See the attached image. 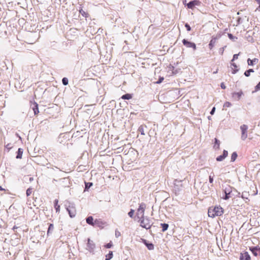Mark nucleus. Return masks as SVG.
<instances>
[{"label": "nucleus", "mask_w": 260, "mask_h": 260, "mask_svg": "<svg viewBox=\"0 0 260 260\" xmlns=\"http://www.w3.org/2000/svg\"><path fill=\"white\" fill-rule=\"evenodd\" d=\"M215 111V108L213 107L210 112L211 115H213Z\"/></svg>", "instance_id": "09e8293b"}, {"label": "nucleus", "mask_w": 260, "mask_h": 260, "mask_svg": "<svg viewBox=\"0 0 260 260\" xmlns=\"http://www.w3.org/2000/svg\"><path fill=\"white\" fill-rule=\"evenodd\" d=\"M254 70L253 69H249L246 71L244 73V75L246 77H249L251 73H253Z\"/></svg>", "instance_id": "393cba45"}, {"label": "nucleus", "mask_w": 260, "mask_h": 260, "mask_svg": "<svg viewBox=\"0 0 260 260\" xmlns=\"http://www.w3.org/2000/svg\"><path fill=\"white\" fill-rule=\"evenodd\" d=\"M23 153V149L21 148H19L17 151V154L16 155V158L20 159L22 158V155Z\"/></svg>", "instance_id": "4be33fe9"}, {"label": "nucleus", "mask_w": 260, "mask_h": 260, "mask_svg": "<svg viewBox=\"0 0 260 260\" xmlns=\"http://www.w3.org/2000/svg\"><path fill=\"white\" fill-rule=\"evenodd\" d=\"M121 98L123 100H129L132 98V95L131 94H125L122 96Z\"/></svg>", "instance_id": "b1692460"}, {"label": "nucleus", "mask_w": 260, "mask_h": 260, "mask_svg": "<svg viewBox=\"0 0 260 260\" xmlns=\"http://www.w3.org/2000/svg\"><path fill=\"white\" fill-rule=\"evenodd\" d=\"M6 148L8 149H10L11 148V146L10 144H8L6 145Z\"/></svg>", "instance_id": "864d4df0"}, {"label": "nucleus", "mask_w": 260, "mask_h": 260, "mask_svg": "<svg viewBox=\"0 0 260 260\" xmlns=\"http://www.w3.org/2000/svg\"><path fill=\"white\" fill-rule=\"evenodd\" d=\"M226 47V46H224V47L221 48L219 49V52L221 55H222L224 50V48Z\"/></svg>", "instance_id": "ea45409f"}, {"label": "nucleus", "mask_w": 260, "mask_h": 260, "mask_svg": "<svg viewBox=\"0 0 260 260\" xmlns=\"http://www.w3.org/2000/svg\"><path fill=\"white\" fill-rule=\"evenodd\" d=\"M241 130V139L243 140H245L247 138V129L248 126L247 125L243 124L240 126Z\"/></svg>", "instance_id": "0eeeda50"}, {"label": "nucleus", "mask_w": 260, "mask_h": 260, "mask_svg": "<svg viewBox=\"0 0 260 260\" xmlns=\"http://www.w3.org/2000/svg\"><path fill=\"white\" fill-rule=\"evenodd\" d=\"M228 155V152L226 150H224L223 152L222 156L225 158Z\"/></svg>", "instance_id": "a19ab883"}, {"label": "nucleus", "mask_w": 260, "mask_h": 260, "mask_svg": "<svg viewBox=\"0 0 260 260\" xmlns=\"http://www.w3.org/2000/svg\"><path fill=\"white\" fill-rule=\"evenodd\" d=\"M164 78L163 77H160L159 80L156 82V83L157 84H159L160 83L162 82V81L164 80Z\"/></svg>", "instance_id": "a18cd8bd"}, {"label": "nucleus", "mask_w": 260, "mask_h": 260, "mask_svg": "<svg viewBox=\"0 0 260 260\" xmlns=\"http://www.w3.org/2000/svg\"><path fill=\"white\" fill-rule=\"evenodd\" d=\"M4 189L0 186V190H3Z\"/></svg>", "instance_id": "bf43d9fd"}, {"label": "nucleus", "mask_w": 260, "mask_h": 260, "mask_svg": "<svg viewBox=\"0 0 260 260\" xmlns=\"http://www.w3.org/2000/svg\"><path fill=\"white\" fill-rule=\"evenodd\" d=\"M135 210L134 209H131L130 211L128 213V216L132 218L134 216Z\"/></svg>", "instance_id": "f704fd0d"}, {"label": "nucleus", "mask_w": 260, "mask_h": 260, "mask_svg": "<svg viewBox=\"0 0 260 260\" xmlns=\"http://www.w3.org/2000/svg\"><path fill=\"white\" fill-rule=\"evenodd\" d=\"M141 222V226L144 228H145L146 229H149L151 228V223L150 221V220L147 218H144V217L143 218H140Z\"/></svg>", "instance_id": "7ed1b4c3"}, {"label": "nucleus", "mask_w": 260, "mask_h": 260, "mask_svg": "<svg viewBox=\"0 0 260 260\" xmlns=\"http://www.w3.org/2000/svg\"><path fill=\"white\" fill-rule=\"evenodd\" d=\"M98 224H99V227L100 226V222L99 221Z\"/></svg>", "instance_id": "e2e57ef3"}, {"label": "nucleus", "mask_w": 260, "mask_h": 260, "mask_svg": "<svg viewBox=\"0 0 260 260\" xmlns=\"http://www.w3.org/2000/svg\"><path fill=\"white\" fill-rule=\"evenodd\" d=\"M237 154L236 152H233L232 154V156H231V161L232 162H234L236 159L237 158Z\"/></svg>", "instance_id": "bb28decb"}, {"label": "nucleus", "mask_w": 260, "mask_h": 260, "mask_svg": "<svg viewBox=\"0 0 260 260\" xmlns=\"http://www.w3.org/2000/svg\"><path fill=\"white\" fill-rule=\"evenodd\" d=\"M232 66H233L235 69H236L237 68V66L235 63H232L231 64Z\"/></svg>", "instance_id": "6e6d98bb"}, {"label": "nucleus", "mask_w": 260, "mask_h": 260, "mask_svg": "<svg viewBox=\"0 0 260 260\" xmlns=\"http://www.w3.org/2000/svg\"><path fill=\"white\" fill-rule=\"evenodd\" d=\"M239 54H234L233 56V58L232 60V61H234L235 59H237L238 58Z\"/></svg>", "instance_id": "c03bdc74"}, {"label": "nucleus", "mask_w": 260, "mask_h": 260, "mask_svg": "<svg viewBox=\"0 0 260 260\" xmlns=\"http://www.w3.org/2000/svg\"><path fill=\"white\" fill-rule=\"evenodd\" d=\"M85 191L87 190L92 185V183L91 182H85Z\"/></svg>", "instance_id": "c756f323"}, {"label": "nucleus", "mask_w": 260, "mask_h": 260, "mask_svg": "<svg viewBox=\"0 0 260 260\" xmlns=\"http://www.w3.org/2000/svg\"><path fill=\"white\" fill-rule=\"evenodd\" d=\"M59 185L63 187H69L70 185V180L68 177H64L58 180Z\"/></svg>", "instance_id": "39448f33"}, {"label": "nucleus", "mask_w": 260, "mask_h": 260, "mask_svg": "<svg viewBox=\"0 0 260 260\" xmlns=\"http://www.w3.org/2000/svg\"><path fill=\"white\" fill-rule=\"evenodd\" d=\"M86 222L91 225H94V223H96V219L94 220V222H93V218L92 216H90L86 218Z\"/></svg>", "instance_id": "f3484780"}, {"label": "nucleus", "mask_w": 260, "mask_h": 260, "mask_svg": "<svg viewBox=\"0 0 260 260\" xmlns=\"http://www.w3.org/2000/svg\"><path fill=\"white\" fill-rule=\"evenodd\" d=\"M240 259V260H250V256L247 252H244L243 253H241Z\"/></svg>", "instance_id": "ddd939ff"}, {"label": "nucleus", "mask_w": 260, "mask_h": 260, "mask_svg": "<svg viewBox=\"0 0 260 260\" xmlns=\"http://www.w3.org/2000/svg\"><path fill=\"white\" fill-rule=\"evenodd\" d=\"M231 197L230 196V194H225V197L223 198L224 200L229 199Z\"/></svg>", "instance_id": "de8ad7c7"}, {"label": "nucleus", "mask_w": 260, "mask_h": 260, "mask_svg": "<svg viewBox=\"0 0 260 260\" xmlns=\"http://www.w3.org/2000/svg\"><path fill=\"white\" fill-rule=\"evenodd\" d=\"M54 231V225L52 223H50L49 225V227L47 231V236H49L50 234H51Z\"/></svg>", "instance_id": "aec40b11"}, {"label": "nucleus", "mask_w": 260, "mask_h": 260, "mask_svg": "<svg viewBox=\"0 0 260 260\" xmlns=\"http://www.w3.org/2000/svg\"><path fill=\"white\" fill-rule=\"evenodd\" d=\"M174 190L175 191V193L177 194L180 191L182 187V181L176 179L174 180Z\"/></svg>", "instance_id": "423d86ee"}, {"label": "nucleus", "mask_w": 260, "mask_h": 260, "mask_svg": "<svg viewBox=\"0 0 260 260\" xmlns=\"http://www.w3.org/2000/svg\"><path fill=\"white\" fill-rule=\"evenodd\" d=\"M258 59L257 58H254L253 59H250V58H248L247 59V63L249 66H253L254 64L258 62Z\"/></svg>", "instance_id": "a211bd4d"}, {"label": "nucleus", "mask_w": 260, "mask_h": 260, "mask_svg": "<svg viewBox=\"0 0 260 260\" xmlns=\"http://www.w3.org/2000/svg\"><path fill=\"white\" fill-rule=\"evenodd\" d=\"M258 4H259V7H258V8H257V9L260 11V0H257V1Z\"/></svg>", "instance_id": "5fc2aeb1"}, {"label": "nucleus", "mask_w": 260, "mask_h": 260, "mask_svg": "<svg viewBox=\"0 0 260 260\" xmlns=\"http://www.w3.org/2000/svg\"><path fill=\"white\" fill-rule=\"evenodd\" d=\"M182 43L187 48H192L194 50L197 49L196 45L194 43L189 42L185 39L182 40Z\"/></svg>", "instance_id": "1a4fd4ad"}, {"label": "nucleus", "mask_w": 260, "mask_h": 260, "mask_svg": "<svg viewBox=\"0 0 260 260\" xmlns=\"http://www.w3.org/2000/svg\"><path fill=\"white\" fill-rule=\"evenodd\" d=\"M18 228L17 226L14 225V226H13V229H12L14 231L15 229H18Z\"/></svg>", "instance_id": "13d9d810"}, {"label": "nucleus", "mask_w": 260, "mask_h": 260, "mask_svg": "<svg viewBox=\"0 0 260 260\" xmlns=\"http://www.w3.org/2000/svg\"><path fill=\"white\" fill-rule=\"evenodd\" d=\"M225 158L222 155H219L216 158V160L218 161H221L223 160Z\"/></svg>", "instance_id": "c9c22d12"}, {"label": "nucleus", "mask_w": 260, "mask_h": 260, "mask_svg": "<svg viewBox=\"0 0 260 260\" xmlns=\"http://www.w3.org/2000/svg\"><path fill=\"white\" fill-rule=\"evenodd\" d=\"M161 226L162 227V231L165 232L167 230L169 227V225L167 223H161Z\"/></svg>", "instance_id": "a878e982"}, {"label": "nucleus", "mask_w": 260, "mask_h": 260, "mask_svg": "<svg viewBox=\"0 0 260 260\" xmlns=\"http://www.w3.org/2000/svg\"><path fill=\"white\" fill-rule=\"evenodd\" d=\"M68 78L64 77L62 79V83L64 85H67L68 84Z\"/></svg>", "instance_id": "473e14b6"}, {"label": "nucleus", "mask_w": 260, "mask_h": 260, "mask_svg": "<svg viewBox=\"0 0 260 260\" xmlns=\"http://www.w3.org/2000/svg\"><path fill=\"white\" fill-rule=\"evenodd\" d=\"M220 86H221V88H222V89H225V88H226V86H225V85L223 83H221Z\"/></svg>", "instance_id": "3c124183"}, {"label": "nucleus", "mask_w": 260, "mask_h": 260, "mask_svg": "<svg viewBox=\"0 0 260 260\" xmlns=\"http://www.w3.org/2000/svg\"><path fill=\"white\" fill-rule=\"evenodd\" d=\"M146 207V204L144 203H141L139 204V208L137 210V214L138 216L140 215V218H143Z\"/></svg>", "instance_id": "20e7f679"}, {"label": "nucleus", "mask_w": 260, "mask_h": 260, "mask_svg": "<svg viewBox=\"0 0 260 260\" xmlns=\"http://www.w3.org/2000/svg\"><path fill=\"white\" fill-rule=\"evenodd\" d=\"M64 206L70 216L71 218L74 217L76 215V209L74 204L69 201H67Z\"/></svg>", "instance_id": "f03ea898"}, {"label": "nucleus", "mask_w": 260, "mask_h": 260, "mask_svg": "<svg viewBox=\"0 0 260 260\" xmlns=\"http://www.w3.org/2000/svg\"><path fill=\"white\" fill-rule=\"evenodd\" d=\"M243 95V92L240 91L239 92H235L232 93V98L237 101H238L240 99L241 96Z\"/></svg>", "instance_id": "f8f14e48"}, {"label": "nucleus", "mask_w": 260, "mask_h": 260, "mask_svg": "<svg viewBox=\"0 0 260 260\" xmlns=\"http://www.w3.org/2000/svg\"><path fill=\"white\" fill-rule=\"evenodd\" d=\"M144 127H147V126L146 125L144 126V125H141L139 128H138V131L141 133V135H145V133H144Z\"/></svg>", "instance_id": "5701e85b"}, {"label": "nucleus", "mask_w": 260, "mask_h": 260, "mask_svg": "<svg viewBox=\"0 0 260 260\" xmlns=\"http://www.w3.org/2000/svg\"><path fill=\"white\" fill-rule=\"evenodd\" d=\"M185 27L186 28V29H187V31H190L191 30L190 26L187 23H186L185 24Z\"/></svg>", "instance_id": "79ce46f5"}, {"label": "nucleus", "mask_w": 260, "mask_h": 260, "mask_svg": "<svg viewBox=\"0 0 260 260\" xmlns=\"http://www.w3.org/2000/svg\"><path fill=\"white\" fill-rule=\"evenodd\" d=\"M217 72V71H215V72H214V73H214V74H215V73H216Z\"/></svg>", "instance_id": "680f3d73"}, {"label": "nucleus", "mask_w": 260, "mask_h": 260, "mask_svg": "<svg viewBox=\"0 0 260 260\" xmlns=\"http://www.w3.org/2000/svg\"><path fill=\"white\" fill-rule=\"evenodd\" d=\"M87 73L88 76H90L91 78L96 77V66H94L93 67H91L87 71Z\"/></svg>", "instance_id": "6e6552de"}, {"label": "nucleus", "mask_w": 260, "mask_h": 260, "mask_svg": "<svg viewBox=\"0 0 260 260\" xmlns=\"http://www.w3.org/2000/svg\"><path fill=\"white\" fill-rule=\"evenodd\" d=\"M209 179L210 183H212L213 181V178L211 175L209 176Z\"/></svg>", "instance_id": "8fccbe9b"}, {"label": "nucleus", "mask_w": 260, "mask_h": 260, "mask_svg": "<svg viewBox=\"0 0 260 260\" xmlns=\"http://www.w3.org/2000/svg\"><path fill=\"white\" fill-rule=\"evenodd\" d=\"M223 213L222 208L220 206H215L214 208L210 207L208 209V215L211 217L221 216Z\"/></svg>", "instance_id": "f257e3e1"}, {"label": "nucleus", "mask_w": 260, "mask_h": 260, "mask_svg": "<svg viewBox=\"0 0 260 260\" xmlns=\"http://www.w3.org/2000/svg\"><path fill=\"white\" fill-rule=\"evenodd\" d=\"M231 105L232 104H231V103L229 102H226L223 105V107H230L231 106Z\"/></svg>", "instance_id": "e433bc0d"}, {"label": "nucleus", "mask_w": 260, "mask_h": 260, "mask_svg": "<svg viewBox=\"0 0 260 260\" xmlns=\"http://www.w3.org/2000/svg\"><path fill=\"white\" fill-rule=\"evenodd\" d=\"M112 246V244L111 242H110L105 245V247L107 248H110Z\"/></svg>", "instance_id": "37998d69"}, {"label": "nucleus", "mask_w": 260, "mask_h": 260, "mask_svg": "<svg viewBox=\"0 0 260 260\" xmlns=\"http://www.w3.org/2000/svg\"><path fill=\"white\" fill-rule=\"evenodd\" d=\"M53 182H54H54H56V181H57V180H56V179H54L53 180Z\"/></svg>", "instance_id": "052dcab7"}, {"label": "nucleus", "mask_w": 260, "mask_h": 260, "mask_svg": "<svg viewBox=\"0 0 260 260\" xmlns=\"http://www.w3.org/2000/svg\"><path fill=\"white\" fill-rule=\"evenodd\" d=\"M85 129L81 130V131H77L73 133L72 137L74 138H80L82 137L83 136V134H85Z\"/></svg>", "instance_id": "9b49d317"}, {"label": "nucleus", "mask_w": 260, "mask_h": 260, "mask_svg": "<svg viewBox=\"0 0 260 260\" xmlns=\"http://www.w3.org/2000/svg\"><path fill=\"white\" fill-rule=\"evenodd\" d=\"M255 90H260V82L258 83V84L255 86Z\"/></svg>", "instance_id": "49530a36"}, {"label": "nucleus", "mask_w": 260, "mask_h": 260, "mask_svg": "<svg viewBox=\"0 0 260 260\" xmlns=\"http://www.w3.org/2000/svg\"><path fill=\"white\" fill-rule=\"evenodd\" d=\"M113 257L112 251H110L109 253L106 255V260H110Z\"/></svg>", "instance_id": "c85d7f7f"}, {"label": "nucleus", "mask_w": 260, "mask_h": 260, "mask_svg": "<svg viewBox=\"0 0 260 260\" xmlns=\"http://www.w3.org/2000/svg\"><path fill=\"white\" fill-rule=\"evenodd\" d=\"M199 3V1L195 0L190 2L189 3L187 4V6L188 8L192 9L194 7V6L198 5Z\"/></svg>", "instance_id": "dca6fc26"}, {"label": "nucleus", "mask_w": 260, "mask_h": 260, "mask_svg": "<svg viewBox=\"0 0 260 260\" xmlns=\"http://www.w3.org/2000/svg\"><path fill=\"white\" fill-rule=\"evenodd\" d=\"M31 108L34 111L35 115H37L39 113V111L38 109V105L37 103L34 102L31 105Z\"/></svg>", "instance_id": "2eb2a0df"}, {"label": "nucleus", "mask_w": 260, "mask_h": 260, "mask_svg": "<svg viewBox=\"0 0 260 260\" xmlns=\"http://www.w3.org/2000/svg\"><path fill=\"white\" fill-rule=\"evenodd\" d=\"M242 198H243V199L245 198L246 199H248V198L245 197V196L244 195V194L243 193L242 194Z\"/></svg>", "instance_id": "4d7b16f0"}, {"label": "nucleus", "mask_w": 260, "mask_h": 260, "mask_svg": "<svg viewBox=\"0 0 260 260\" xmlns=\"http://www.w3.org/2000/svg\"><path fill=\"white\" fill-rule=\"evenodd\" d=\"M147 246V248L149 250H152L154 248L153 245L152 244H148L146 245Z\"/></svg>", "instance_id": "4c0bfd02"}, {"label": "nucleus", "mask_w": 260, "mask_h": 260, "mask_svg": "<svg viewBox=\"0 0 260 260\" xmlns=\"http://www.w3.org/2000/svg\"><path fill=\"white\" fill-rule=\"evenodd\" d=\"M232 192V187L231 186H228L226 187L224 189L225 194H231Z\"/></svg>", "instance_id": "cd10ccee"}, {"label": "nucleus", "mask_w": 260, "mask_h": 260, "mask_svg": "<svg viewBox=\"0 0 260 260\" xmlns=\"http://www.w3.org/2000/svg\"><path fill=\"white\" fill-rule=\"evenodd\" d=\"M95 247V245L90 239H88L87 244V249L90 252H92Z\"/></svg>", "instance_id": "9d476101"}, {"label": "nucleus", "mask_w": 260, "mask_h": 260, "mask_svg": "<svg viewBox=\"0 0 260 260\" xmlns=\"http://www.w3.org/2000/svg\"><path fill=\"white\" fill-rule=\"evenodd\" d=\"M32 189L31 188H28L27 190H26V196L28 197V196H29L31 193H32Z\"/></svg>", "instance_id": "72a5a7b5"}, {"label": "nucleus", "mask_w": 260, "mask_h": 260, "mask_svg": "<svg viewBox=\"0 0 260 260\" xmlns=\"http://www.w3.org/2000/svg\"><path fill=\"white\" fill-rule=\"evenodd\" d=\"M250 250L255 256L258 255L260 253V248L257 247H250Z\"/></svg>", "instance_id": "4468645a"}, {"label": "nucleus", "mask_w": 260, "mask_h": 260, "mask_svg": "<svg viewBox=\"0 0 260 260\" xmlns=\"http://www.w3.org/2000/svg\"><path fill=\"white\" fill-rule=\"evenodd\" d=\"M121 236V233L119 231H118V230H116L115 231V237L116 238H118L119 237H120Z\"/></svg>", "instance_id": "58836bf2"}, {"label": "nucleus", "mask_w": 260, "mask_h": 260, "mask_svg": "<svg viewBox=\"0 0 260 260\" xmlns=\"http://www.w3.org/2000/svg\"><path fill=\"white\" fill-rule=\"evenodd\" d=\"M218 38L216 37H214V38H212V39L211 40V41L209 43V47L210 49H212V48L214 47V44H215V43L216 42V40Z\"/></svg>", "instance_id": "6ab92c4d"}, {"label": "nucleus", "mask_w": 260, "mask_h": 260, "mask_svg": "<svg viewBox=\"0 0 260 260\" xmlns=\"http://www.w3.org/2000/svg\"><path fill=\"white\" fill-rule=\"evenodd\" d=\"M238 71V69H235L234 70H233L232 71V73L235 74H236L237 72Z\"/></svg>", "instance_id": "603ef678"}, {"label": "nucleus", "mask_w": 260, "mask_h": 260, "mask_svg": "<svg viewBox=\"0 0 260 260\" xmlns=\"http://www.w3.org/2000/svg\"><path fill=\"white\" fill-rule=\"evenodd\" d=\"M228 37L231 40H233V41H236V40H237L238 39L236 37L233 36L232 34H228Z\"/></svg>", "instance_id": "7c9ffc66"}, {"label": "nucleus", "mask_w": 260, "mask_h": 260, "mask_svg": "<svg viewBox=\"0 0 260 260\" xmlns=\"http://www.w3.org/2000/svg\"><path fill=\"white\" fill-rule=\"evenodd\" d=\"M58 200L57 199H55L54 200V208L56 212H59L60 211V206L58 205Z\"/></svg>", "instance_id": "412c9836"}, {"label": "nucleus", "mask_w": 260, "mask_h": 260, "mask_svg": "<svg viewBox=\"0 0 260 260\" xmlns=\"http://www.w3.org/2000/svg\"><path fill=\"white\" fill-rule=\"evenodd\" d=\"M220 145V142L216 138L215 139V145L214 147H216V148H219Z\"/></svg>", "instance_id": "2f4dec72"}]
</instances>
